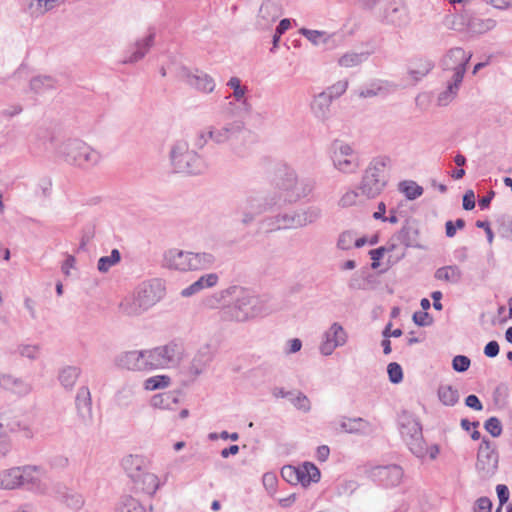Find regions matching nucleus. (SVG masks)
Returning a JSON list of instances; mask_svg holds the SVG:
<instances>
[{"label": "nucleus", "instance_id": "obj_1", "mask_svg": "<svg viewBox=\"0 0 512 512\" xmlns=\"http://www.w3.org/2000/svg\"><path fill=\"white\" fill-rule=\"evenodd\" d=\"M274 185L275 191L265 197L250 196L240 205L243 224H250L258 215L266 211L281 209L287 204L307 197L314 188V183L310 179H298L296 172L286 166L278 170Z\"/></svg>", "mask_w": 512, "mask_h": 512}, {"label": "nucleus", "instance_id": "obj_2", "mask_svg": "<svg viewBox=\"0 0 512 512\" xmlns=\"http://www.w3.org/2000/svg\"><path fill=\"white\" fill-rule=\"evenodd\" d=\"M250 131L241 120L227 121L206 126L199 132L197 145L203 147L208 141L217 145L228 144L230 151L238 158L249 155L247 139Z\"/></svg>", "mask_w": 512, "mask_h": 512}, {"label": "nucleus", "instance_id": "obj_3", "mask_svg": "<svg viewBox=\"0 0 512 512\" xmlns=\"http://www.w3.org/2000/svg\"><path fill=\"white\" fill-rule=\"evenodd\" d=\"M232 304L225 306L223 319L236 322H246L257 317L270 314L273 308L270 297L267 295H255L248 289L234 285Z\"/></svg>", "mask_w": 512, "mask_h": 512}, {"label": "nucleus", "instance_id": "obj_4", "mask_svg": "<svg viewBox=\"0 0 512 512\" xmlns=\"http://www.w3.org/2000/svg\"><path fill=\"white\" fill-rule=\"evenodd\" d=\"M165 296L164 282L159 278H153L140 283L134 291L124 297L119 304L120 312L128 317H138Z\"/></svg>", "mask_w": 512, "mask_h": 512}, {"label": "nucleus", "instance_id": "obj_5", "mask_svg": "<svg viewBox=\"0 0 512 512\" xmlns=\"http://www.w3.org/2000/svg\"><path fill=\"white\" fill-rule=\"evenodd\" d=\"M471 57L472 54L466 53L463 48L454 47L442 58V69L445 72H452V75L447 79L446 88L438 95L437 104L439 106H447L457 96Z\"/></svg>", "mask_w": 512, "mask_h": 512}, {"label": "nucleus", "instance_id": "obj_6", "mask_svg": "<svg viewBox=\"0 0 512 512\" xmlns=\"http://www.w3.org/2000/svg\"><path fill=\"white\" fill-rule=\"evenodd\" d=\"M43 469L36 465L15 466L0 471V489H26L36 494H47L48 488L42 481Z\"/></svg>", "mask_w": 512, "mask_h": 512}, {"label": "nucleus", "instance_id": "obj_7", "mask_svg": "<svg viewBox=\"0 0 512 512\" xmlns=\"http://www.w3.org/2000/svg\"><path fill=\"white\" fill-rule=\"evenodd\" d=\"M169 159L173 169L178 173L200 175L208 169L202 156L191 150L189 143L183 139L171 145Z\"/></svg>", "mask_w": 512, "mask_h": 512}, {"label": "nucleus", "instance_id": "obj_8", "mask_svg": "<svg viewBox=\"0 0 512 512\" xmlns=\"http://www.w3.org/2000/svg\"><path fill=\"white\" fill-rule=\"evenodd\" d=\"M389 164L390 158L387 156H378L371 160L357 187L361 195L373 199L381 194L388 182Z\"/></svg>", "mask_w": 512, "mask_h": 512}, {"label": "nucleus", "instance_id": "obj_9", "mask_svg": "<svg viewBox=\"0 0 512 512\" xmlns=\"http://www.w3.org/2000/svg\"><path fill=\"white\" fill-rule=\"evenodd\" d=\"M58 154L64 160L80 168L88 169L98 165L102 159L101 154L79 139H72L61 144Z\"/></svg>", "mask_w": 512, "mask_h": 512}, {"label": "nucleus", "instance_id": "obj_10", "mask_svg": "<svg viewBox=\"0 0 512 512\" xmlns=\"http://www.w3.org/2000/svg\"><path fill=\"white\" fill-rule=\"evenodd\" d=\"M146 358L150 371L175 368L183 359V347L170 341L164 345L147 349Z\"/></svg>", "mask_w": 512, "mask_h": 512}, {"label": "nucleus", "instance_id": "obj_11", "mask_svg": "<svg viewBox=\"0 0 512 512\" xmlns=\"http://www.w3.org/2000/svg\"><path fill=\"white\" fill-rule=\"evenodd\" d=\"M317 214L309 211L279 213L273 217H267L263 220V225L268 231L282 229H295L315 221Z\"/></svg>", "mask_w": 512, "mask_h": 512}, {"label": "nucleus", "instance_id": "obj_12", "mask_svg": "<svg viewBox=\"0 0 512 512\" xmlns=\"http://www.w3.org/2000/svg\"><path fill=\"white\" fill-rule=\"evenodd\" d=\"M370 9L386 24L402 26L408 21L407 9L402 0H377V4Z\"/></svg>", "mask_w": 512, "mask_h": 512}, {"label": "nucleus", "instance_id": "obj_13", "mask_svg": "<svg viewBox=\"0 0 512 512\" xmlns=\"http://www.w3.org/2000/svg\"><path fill=\"white\" fill-rule=\"evenodd\" d=\"M330 158L334 167L343 173H354L359 168V159L352 147L340 140H335L330 148Z\"/></svg>", "mask_w": 512, "mask_h": 512}, {"label": "nucleus", "instance_id": "obj_14", "mask_svg": "<svg viewBox=\"0 0 512 512\" xmlns=\"http://www.w3.org/2000/svg\"><path fill=\"white\" fill-rule=\"evenodd\" d=\"M282 478L292 484H301L306 487L320 478V470L311 462H304L299 466L286 465L281 469Z\"/></svg>", "mask_w": 512, "mask_h": 512}, {"label": "nucleus", "instance_id": "obj_15", "mask_svg": "<svg viewBox=\"0 0 512 512\" xmlns=\"http://www.w3.org/2000/svg\"><path fill=\"white\" fill-rule=\"evenodd\" d=\"M498 467V454L495 451L493 443L483 438L477 453L476 468L481 477L488 478L492 476Z\"/></svg>", "mask_w": 512, "mask_h": 512}, {"label": "nucleus", "instance_id": "obj_16", "mask_svg": "<svg viewBox=\"0 0 512 512\" xmlns=\"http://www.w3.org/2000/svg\"><path fill=\"white\" fill-rule=\"evenodd\" d=\"M367 476L374 482L386 487H394L400 484L403 478V470L398 465L374 466L365 469Z\"/></svg>", "mask_w": 512, "mask_h": 512}, {"label": "nucleus", "instance_id": "obj_17", "mask_svg": "<svg viewBox=\"0 0 512 512\" xmlns=\"http://www.w3.org/2000/svg\"><path fill=\"white\" fill-rule=\"evenodd\" d=\"M156 32L154 28H149L146 36L139 38L130 46L123 57V64H134L142 60L153 46Z\"/></svg>", "mask_w": 512, "mask_h": 512}, {"label": "nucleus", "instance_id": "obj_18", "mask_svg": "<svg viewBox=\"0 0 512 512\" xmlns=\"http://www.w3.org/2000/svg\"><path fill=\"white\" fill-rule=\"evenodd\" d=\"M282 15L279 4L274 0H265L260 8L255 21V27L258 30H270L273 24Z\"/></svg>", "mask_w": 512, "mask_h": 512}, {"label": "nucleus", "instance_id": "obj_19", "mask_svg": "<svg viewBox=\"0 0 512 512\" xmlns=\"http://www.w3.org/2000/svg\"><path fill=\"white\" fill-rule=\"evenodd\" d=\"M75 405L79 423L85 427L91 426L93 423L92 399L87 386H82L78 389Z\"/></svg>", "mask_w": 512, "mask_h": 512}, {"label": "nucleus", "instance_id": "obj_20", "mask_svg": "<svg viewBox=\"0 0 512 512\" xmlns=\"http://www.w3.org/2000/svg\"><path fill=\"white\" fill-rule=\"evenodd\" d=\"M146 355L147 349L126 351L117 357L116 363L119 367L131 371H150Z\"/></svg>", "mask_w": 512, "mask_h": 512}, {"label": "nucleus", "instance_id": "obj_21", "mask_svg": "<svg viewBox=\"0 0 512 512\" xmlns=\"http://www.w3.org/2000/svg\"><path fill=\"white\" fill-rule=\"evenodd\" d=\"M401 244L405 247H419V231L415 224L406 221L402 228L392 236L388 251H393Z\"/></svg>", "mask_w": 512, "mask_h": 512}, {"label": "nucleus", "instance_id": "obj_22", "mask_svg": "<svg viewBox=\"0 0 512 512\" xmlns=\"http://www.w3.org/2000/svg\"><path fill=\"white\" fill-rule=\"evenodd\" d=\"M181 77L186 84L203 93L213 92L216 86L214 79L209 74L200 70L191 71L183 68L181 70Z\"/></svg>", "mask_w": 512, "mask_h": 512}, {"label": "nucleus", "instance_id": "obj_23", "mask_svg": "<svg viewBox=\"0 0 512 512\" xmlns=\"http://www.w3.org/2000/svg\"><path fill=\"white\" fill-rule=\"evenodd\" d=\"M348 335L339 323H333L325 332V340L322 341V355H331L337 347L344 346Z\"/></svg>", "mask_w": 512, "mask_h": 512}, {"label": "nucleus", "instance_id": "obj_24", "mask_svg": "<svg viewBox=\"0 0 512 512\" xmlns=\"http://www.w3.org/2000/svg\"><path fill=\"white\" fill-rule=\"evenodd\" d=\"M410 450V452L418 459L423 460L427 455L431 460H435L440 452V448L437 444H433L427 447V444L423 438V433L420 431L412 438H407L404 441Z\"/></svg>", "mask_w": 512, "mask_h": 512}, {"label": "nucleus", "instance_id": "obj_25", "mask_svg": "<svg viewBox=\"0 0 512 512\" xmlns=\"http://www.w3.org/2000/svg\"><path fill=\"white\" fill-rule=\"evenodd\" d=\"M213 359V351L209 344L201 346L193 356L188 373L191 377L197 378L203 374Z\"/></svg>", "mask_w": 512, "mask_h": 512}, {"label": "nucleus", "instance_id": "obj_26", "mask_svg": "<svg viewBox=\"0 0 512 512\" xmlns=\"http://www.w3.org/2000/svg\"><path fill=\"white\" fill-rule=\"evenodd\" d=\"M190 251L177 248L167 250L163 255V265L169 269L188 272L190 271Z\"/></svg>", "mask_w": 512, "mask_h": 512}, {"label": "nucleus", "instance_id": "obj_27", "mask_svg": "<svg viewBox=\"0 0 512 512\" xmlns=\"http://www.w3.org/2000/svg\"><path fill=\"white\" fill-rule=\"evenodd\" d=\"M0 387L19 396H25L31 391L28 382L11 374H0Z\"/></svg>", "mask_w": 512, "mask_h": 512}, {"label": "nucleus", "instance_id": "obj_28", "mask_svg": "<svg viewBox=\"0 0 512 512\" xmlns=\"http://www.w3.org/2000/svg\"><path fill=\"white\" fill-rule=\"evenodd\" d=\"M121 465L128 477L132 480H136L139 478V475L146 470L147 460L144 456L130 454L122 459Z\"/></svg>", "mask_w": 512, "mask_h": 512}, {"label": "nucleus", "instance_id": "obj_29", "mask_svg": "<svg viewBox=\"0 0 512 512\" xmlns=\"http://www.w3.org/2000/svg\"><path fill=\"white\" fill-rule=\"evenodd\" d=\"M219 282V276L216 273H208L199 277L195 282L181 291L182 297H190L206 288H212Z\"/></svg>", "mask_w": 512, "mask_h": 512}, {"label": "nucleus", "instance_id": "obj_30", "mask_svg": "<svg viewBox=\"0 0 512 512\" xmlns=\"http://www.w3.org/2000/svg\"><path fill=\"white\" fill-rule=\"evenodd\" d=\"M180 401L178 391H166L155 394L150 399V405L153 408L161 410H174Z\"/></svg>", "mask_w": 512, "mask_h": 512}, {"label": "nucleus", "instance_id": "obj_31", "mask_svg": "<svg viewBox=\"0 0 512 512\" xmlns=\"http://www.w3.org/2000/svg\"><path fill=\"white\" fill-rule=\"evenodd\" d=\"M132 481L138 489L150 496L154 495L161 486L158 476L146 470L139 475L138 479Z\"/></svg>", "mask_w": 512, "mask_h": 512}, {"label": "nucleus", "instance_id": "obj_32", "mask_svg": "<svg viewBox=\"0 0 512 512\" xmlns=\"http://www.w3.org/2000/svg\"><path fill=\"white\" fill-rule=\"evenodd\" d=\"M190 271H201L212 268L216 262V257L209 252H191L190 251Z\"/></svg>", "mask_w": 512, "mask_h": 512}, {"label": "nucleus", "instance_id": "obj_33", "mask_svg": "<svg viewBox=\"0 0 512 512\" xmlns=\"http://www.w3.org/2000/svg\"><path fill=\"white\" fill-rule=\"evenodd\" d=\"M233 292L234 286H230L218 292H215L214 294L205 298L204 305L207 308L211 309L222 307L223 311L225 306L230 305L228 304V302L231 301V296H233Z\"/></svg>", "mask_w": 512, "mask_h": 512}, {"label": "nucleus", "instance_id": "obj_34", "mask_svg": "<svg viewBox=\"0 0 512 512\" xmlns=\"http://www.w3.org/2000/svg\"><path fill=\"white\" fill-rule=\"evenodd\" d=\"M462 271L457 265H448L438 268L434 277L436 280L450 284H458L462 280Z\"/></svg>", "mask_w": 512, "mask_h": 512}, {"label": "nucleus", "instance_id": "obj_35", "mask_svg": "<svg viewBox=\"0 0 512 512\" xmlns=\"http://www.w3.org/2000/svg\"><path fill=\"white\" fill-rule=\"evenodd\" d=\"M467 30L473 34H483L496 27V21L492 18L482 19L470 17L466 23Z\"/></svg>", "mask_w": 512, "mask_h": 512}, {"label": "nucleus", "instance_id": "obj_36", "mask_svg": "<svg viewBox=\"0 0 512 512\" xmlns=\"http://www.w3.org/2000/svg\"><path fill=\"white\" fill-rule=\"evenodd\" d=\"M397 88V85L389 82V81H377L371 84L370 88H367L365 90H361L359 92V97L361 98H368V97H374L380 94H388L392 91H395Z\"/></svg>", "mask_w": 512, "mask_h": 512}, {"label": "nucleus", "instance_id": "obj_37", "mask_svg": "<svg viewBox=\"0 0 512 512\" xmlns=\"http://www.w3.org/2000/svg\"><path fill=\"white\" fill-rule=\"evenodd\" d=\"M153 506L148 508L144 506L138 499L132 496H124L121 498L116 512H152Z\"/></svg>", "mask_w": 512, "mask_h": 512}, {"label": "nucleus", "instance_id": "obj_38", "mask_svg": "<svg viewBox=\"0 0 512 512\" xmlns=\"http://www.w3.org/2000/svg\"><path fill=\"white\" fill-rule=\"evenodd\" d=\"M136 395V385L126 383L124 384L115 395V403L119 407H129Z\"/></svg>", "mask_w": 512, "mask_h": 512}, {"label": "nucleus", "instance_id": "obj_39", "mask_svg": "<svg viewBox=\"0 0 512 512\" xmlns=\"http://www.w3.org/2000/svg\"><path fill=\"white\" fill-rule=\"evenodd\" d=\"M420 431H422V426L417 419L411 416L402 418L400 422V434L404 441H406L407 438L414 437Z\"/></svg>", "mask_w": 512, "mask_h": 512}, {"label": "nucleus", "instance_id": "obj_40", "mask_svg": "<svg viewBox=\"0 0 512 512\" xmlns=\"http://www.w3.org/2000/svg\"><path fill=\"white\" fill-rule=\"evenodd\" d=\"M56 88V81L51 76H36L30 80V90L36 94H43Z\"/></svg>", "mask_w": 512, "mask_h": 512}, {"label": "nucleus", "instance_id": "obj_41", "mask_svg": "<svg viewBox=\"0 0 512 512\" xmlns=\"http://www.w3.org/2000/svg\"><path fill=\"white\" fill-rule=\"evenodd\" d=\"M434 67L432 61L428 59H417L409 68V75L415 80L419 81L426 76Z\"/></svg>", "mask_w": 512, "mask_h": 512}, {"label": "nucleus", "instance_id": "obj_42", "mask_svg": "<svg viewBox=\"0 0 512 512\" xmlns=\"http://www.w3.org/2000/svg\"><path fill=\"white\" fill-rule=\"evenodd\" d=\"M81 370L76 366H66L59 372V381L66 389H72L79 378Z\"/></svg>", "mask_w": 512, "mask_h": 512}, {"label": "nucleus", "instance_id": "obj_43", "mask_svg": "<svg viewBox=\"0 0 512 512\" xmlns=\"http://www.w3.org/2000/svg\"><path fill=\"white\" fill-rule=\"evenodd\" d=\"M59 492L57 498L64 503L68 508L78 511L84 505V499L82 495L76 492L68 491Z\"/></svg>", "mask_w": 512, "mask_h": 512}, {"label": "nucleus", "instance_id": "obj_44", "mask_svg": "<svg viewBox=\"0 0 512 512\" xmlns=\"http://www.w3.org/2000/svg\"><path fill=\"white\" fill-rule=\"evenodd\" d=\"M439 400L446 406H454L459 401L458 390L451 385H441L438 388Z\"/></svg>", "mask_w": 512, "mask_h": 512}, {"label": "nucleus", "instance_id": "obj_45", "mask_svg": "<svg viewBox=\"0 0 512 512\" xmlns=\"http://www.w3.org/2000/svg\"><path fill=\"white\" fill-rule=\"evenodd\" d=\"M171 384V377L168 375H155L147 378L143 382V388L146 391H155L165 389Z\"/></svg>", "mask_w": 512, "mask_h": 512}, {"label": "nucleus", "instance_id": "obj_46", "mask_svg": "<svg viewBox=\"0 0 512 512\" xmlns=\"http://www.w3.org/2000/svg\"><path fill=\"white\" fill-rule=\"evenodd\" d=\"M369 55V52H349L341 56L338 60V63L340 66L346 68L355 67L365 62L368 59Z\"/></svg>", "mask_w": 512, "mask_h": 512}, {"label": "nucleus", "instance_id": "obj_47", "mask_svg": "<svg viewBox=\"0 0 512 512\" xmlns=\"http://www.w3.org/2000/svg\"><path fill=\"white\" fill-rule=\"evenodd\" d=\"M226 85L233 90L232 96L236 102L246 103L247 87L241 85V80L238 77H231Z\"/></svg>", "mask_w": 512, "mask_h": 512}, {"label": "nucleus", "instance_id": "obj_48", "mask_svg": "<svg viewBox=\"0 0 512 512\" xmlns=\"http://www.w3.org/2000/svg\"><path fill=\"white\" fill-rule=\"evenodd\" d=\"M121 260V254L118 249H113L109 256H103L98 260L97 269L101 273L109 271V269Z\"/></svg>", "mask_w": 512, "mask_h": 512}, {"label": "nucleus", "instance_id": "obj_49", "mask_svg": "<svg viewBox=\"0 0 512 512\" xmlns=\"http://www.w3.org/2000/svg\"><path fill=\"white\" fill-rule=\"evenodd\" d=\"M399 189L408 200H414L423 194V188L414 181H403L399 184Z\"/></svg>", "mask_w": 512, "mask_h": 512}, {"label": "nucleus", "instance_id": "obj_50", "mask_svg": "<svg viewBox=\"0 0 512 512\" xmlns=\"http://www.w3.org/2000/svg\"><path fill=\"white\" fill-rule=\"evenodd\" d=\"M366 422L362 418H347L342 420L340 427L342 431L347 433H356L363 430Z\"/></svg>", "mask_w": 512, "mask_h": 512}, {"label": "nucleus", "instance_id": "obj_51", "mask_svg": "<svg viewBox=\"0 0 512 512\" xmlns=\"http://www.w3.org/2000/svg\"><path fill=\"white\" fill-rule=\"evenodd\" d=\"M347 87V80L338 81L337 83L328 87L327 92L322 91V97L326 95L329 102H331L333 99L340 97L347 90Z\"/></svg>", "mask_w": 512, "mask_h": 512}, {"label": "nucleus", "instance_id": "obj_52", "mask_svg": "<svg viewBox=\"0 0 512 512\" xmlns=\"http://www.w3.org/2000/svg\"><path fill=\"white\" fill-rule=\"evenodd\" d=\"M322 44L326 45L327 49H333L344 41V34L341 32L327 33L322 31Z\"/></svg>", "mask_w": 512, "mask_h": 512}, {"label": "nucleus", "instance_id": "obj_53", "mask_svg": "<svg viewBox=\"0 0 512 512\" xmlns=\"http://www.w3.org/2000/svg\"><path fill=\"white\" fill-rule=\"evenodd\" d=\"M7 431H23V435L26 438H32L33 433L29 427L26 425H21L20 423H17L16 425L9 426L8 424H5L4 421L0 418V436L5 434Z\"/></svg>", "mask_w": 512, "mask_h": 512}, {"label": "nucleus", "instance_id": "obj_54", "mask_svg": "<svg viewBox=\"0 0 512 512\" xmlns=\"http://www.w3.org/2000/svg\"><path fill=\"white\" fill-rule=\"evenodd\" d=\"M484 428L493 437H499L502 434V424L497 417H490L485 421Z\"/></svg>", "mask_w": 512, "mask_h": 512}, {"label": "nucleus", "instance_id": "obj_55", "mask_svg": "<svg viewBox=\"0 0 512 512\" xmlns=\"http://www.w3.org/2000/svg\"><path fill=\"white\" fill-rule=\"evenodd\" d=\"M387 373L389 376V380L394 384L400 383L403 379L402 367L396 362L388 364Z\"/></svg>", "mask_w": 512, "mask_h": 512}, {"label": "nucleus", "instance_id": "obj_56", "mask_svg": "<svg viewBox=\"0 0 512 512\" xmlns=\"http://www.w3.org/2000/svg\"><path fill=\"white\" fill-rule=\"evenodd\" d=\"M17 352L22 357L34 360L39 355V347L37 345L22 344L18 346Z\"/></svg>", "mask_w": 512, "mask_h": 512}, {"label": "nucleus", "instance_id": "obj_57", "mask_svg": "<svg viewBox=\"0 0 512 512\" xmlns=\"http://www.w3.org/2000/svg\"><path fill=\"white\" fill-rule=\"evenodd\" d=\"M471 364L470 359L465 355H457L452 360V367L456 372H465Z\"/></svg>", "mask_w": 512, "mask_h": 512}, {"label": "nucleus", "instance_id": "obj_58", "mask_svg": "<svg viewBox=\"0 0 512 512\" xmlns=\"http://www.w3.org/2000/svg\"><path fill=\"white\" fill-rule=\"evenodd\" d=\"M413 321L418 326L426 327L432 324L433 318L425 311H418L413 314Z\"/></svg>", "mask_w": 512, "mask_h": 512}, {"label": "nucleus", "instance_id": "obj_59", "mask_svg": "<svg viewBox=\"0 0 512 512\" xmlns=\"http://www.w3.org/2000/svg\"><path fill=\"white\" fill-rule=\"evenodd\" d=\"M492 502L488 497H480L473 507L474 512H491Z\"/></svg>", "mask_w": 512, "mask_h": 512}, {"label": "nucleus", "instance_id": "obj_60", "mask_svg": "<svg viewBox=\"0 0 512 512\" xmlns=\"http://www.w3.org/2000/svg\"><path fill=\"white\" fill-rule=\"evenodd\" d=\"M289 400L295 405V407H297L298 409H301V410H308L309 409V400L307 399V397L305 395H303L302 393H298L297 395H294L292 393V396L291 398H289Z\"/></svg>", "mask_w": 512, "mask_h": 512}, {"label": "nucleus", "instance_id": "obj_61", "mask_svg": "<svg viewBox=\"0 0 512 512\" xmlns=\"http://www.w3.org/2000/svg\"><path fill=\"white\" fill-rule=\"evenodd\" d=\"M358 192L355 190H350L346 192L340 199L339 204L342 207H350L354 204H356L357 198H358Z\"/></svg>", "mask_w": 512, "mask_h": 512}, {"label": "nucleus", "instance_id": "obj_62", "mask_svg": "<svg viewBox=\"0 0 512 512\" xmlns=\"http://www.w3.org/2000/svg\"><path fill=\"white\" fill-rule=\"evenodd\" d=\"M354 242V236L351 232H344L340 235L338 239V247L347 250L351 248L352 243Z\"/></svg>", "mask_w": 512, "mask_h": 512}, {"label": "nucleus", "instance_id": "obj_63", "mask_svg": "<svg viewBox=\"0 0 512 512\" xmlns=\"http://www.w3.org/2000/svg\"><path fill=\"white\" fill-rule=\"evenodd\" d=\"M302 347V341L298 338L289 339L284 348L285 354H293L300 351Z\"/></svg>", "mask_w": 512, "mask_h": 512}, {"label": "nucleus", "instance_id": "obj_64", "mask_svg": "<svg viewBox=\"0 0 512 512\" xmlns=\"http://www.w3.org/2000/svg\"><path fill=\"white\" fill-rule=\"evenodd\" d=\"M299 33L306 37L314 45H318V43L320 42V31L318 30L301 28L299 30Z\"/></svg>", "mask_w": 512, "mask_h": 512}]
</instances>
